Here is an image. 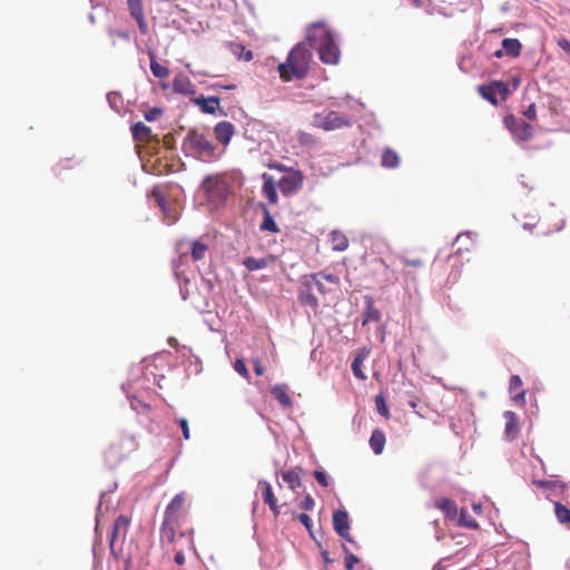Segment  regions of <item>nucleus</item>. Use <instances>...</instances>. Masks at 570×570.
I'll return each mask as SVG.
<instances>
[{"label":"nucleus","instance_id":"9b49d317","mask_svg":"<svg viewBox=\"0 0 570 570\" xmlns=\"http://www.w3.org/2000/svg\"><path fill=\"white\" fill-rule=\"evenodd\" d=\"M216 140L223 146H227L235 134V127L232 122L223 120L214 127Z\"/></svg>","mask_w":570,"mask_h":570},{"label":"nucleus","instance_id":"ea45409f","mask_svg":"<svg viewBox=\"0 0 570 570\" xmlns=\"http://www.w3.org/2000/svg\"><path fill=\"white\" fill-rule=\"evenodd\" d=\"M313 275H320V279L321 281L325 279V281H327L328 283H331V284H333L335 286H338V284H340V278L335 274L320 272V273H314Z\"/></svg>","mask_w":570,"mask_h":570},{"label":"nucleus","instance_id":"5fc2aeb1","mask_svg":"<svg viewBox=\"0 0 570 570\" xmlns=\"http://www.w3.org/2000/svg\"><path fill=\"white\" fill-rule=\"evenodd\" d=\"M558 46H559L562 50H564V51H567V52H569V53H570V41H569L567 38H560V39L558 40Z\"/></svg>","mask_w":570,"mask_h":570},{"label":"nucleus","instance_id":"e433bc0d","mask_svg":"<svg viewBox=\"0 0 570 570\" xmlns=\"http://www.w3.org/2000/svg\"><path fill=\"white\" fill-rule=\"evenodd\" d=\"M234 370L239 374L242 375L244 379L248 380L249 379V372L247 370V366L244 362V360L242 358H237L235 362H234Z\"/></svg>","mask_w":570,"mask_h":570},{"label":"nucleus","instance_id":"6e6d98bb","mask_svg":"<svg viewBox=\"0 0 570 570\" xmlns=\"http://www.w3.org/2000/svg\"><path fill=\"white\" fill-rule=\"evenodd\" d=\"M175 562L179 566H183L185 563V554L181 549L176 551Z\"/></svg>","mask_w":570,"mask_h":570},{"label":"nucleus","instance_id":"f704fd0d","mask_svg":"<svg viewBox=\"0 0 570 570\" xmlns=\"http://www.w3.org/2000/svg\"><path fill=\"white\" fill-rule=\"evenodd\" d=\"M130 525V519L126 515H119L115 522L114 528L117 532H121V537L125 538Z\"/></svg>","mask_w":570,"mask_h":570},{"label":"nucleus","instance_id":"f8f14e48","mask_svg":"<svg viewBox=\"0 0 570 570\" xmlns=\"http://www.w3.org/2000/svg\"><path fill=\"white\" fill-rule=\"evenodd\" d=\"M302 175L299 173H294L282 177L278 181V187L284 195H289L296 191L302 186Z\"/></svg>","mask_w":570,"mask_h":570},{"label":"nucleus","instance_id":"393cba45","mask_svg":"<svg viewBox=\"0 0 570 570\" xmlns=\"http://www.w3.org/2000/svg\"><path fill=\"white\" fill-rule=\"evenodd\" d=\"M131 132L134 139L138 141H149L151 138V129L141 121L132 125Z\"/></svg>","mask_w":570,"mask_h":570},{"label":"nucleus","instance_id":"69168bd1","mask_svg":"<svg viewBox=\"0 0 570 570\" xmlns=\"http://www.w3.org/2000/svg\"><path fill=\"white\" fill-rule=\"evenodd\" d=\"M416 4H421L422 1L421 0H413Z\"/></svg>","mask_w":570,"mask_h":570},{"label":"nucleus","instance_id":"72a5a7b5","mask_svg":"<svg viewBox=\"0 0 570 570\" xmlns=\"http://www.w3.org/2000/svg\"><path fill=\"white\" fill-rule=\"evenodd\" d=\"M381 320V313L372 303H368L366 306V309L364 312V318L363 324H366L368 322H380Z\"/></svg>","mask_w":570,"mask_h":570},{"label":"nucleus","instance_id":"2f4dec72","mask_svg":"<svg viewBox=\"0 0 570 570\" xmlns=\"http://www.w3.org/2000/svg\"><path fill=\"white\" fill-rule=\"evenodd\" d=\"M282 478L293 491L301 487V478L298 473L293 470L283 472Z\"/></svg>","mask_w":570,"mask_h":570},{"label":"nucleus","instance_id":"6ab92c4d","mask_svg":"<svg viewBox=\"0 0 570 570\" xmlns=\"http://www.w3.org/2000/svg\"><path fill=\"white\" fill-rule=\"evenodd\" d=\"M264 184H263V194L268 199L269 204L275 205L278 200L276 183L272 176L264 174L263 175Z\"/></svg>","mask_w":570,"mask_h":570},{"label":"nucleus","instance_id":"412c9836","mask_svg":"<svg viewBox=\"0 0 570 570\" xmlns=\"http://www.w3.org/2000/svg\"><path fill=\"white\" fill-rule=\"evenodd\" d=\"M272 394L284 407H291L293 405L292 397L288 394L287 385L275 384L272 387Z\"/></svg>","mask_w":570,"mask_h":570},{"label":"nucleus","instance_id":"ddd939ff","mask_svg":"<svg viewBox=\"0 0 570 570\" xmlns=\"http://www.w3.org/2000/svg\"><path fill=\"white\" fill-rule=\"evenodd\" d=\"M128 10L131 17L137 21L141 33L147 32V22L145 20L144 7L141 0H127Z\"/></svg>","mask_w":570,"mask_h":570},{"label":"nucleus","instance_id":"2eb2a0df","mask_svg":"<svg viewBox=\"0 0 570 570\" xmlns=\"http://www.w3.org/2000/svg\"><path fill=\"white\" fill-rule=\"evenodd\" d=\"M509 392L513 402L521 405L525 404V390L523 389V383L519 375H512L510 377Z\"/></svg>","mask_w":570,"mask_h":570},{"label":"nucleus","instance_id":"9d476101","mask_svg":"<svg viewBox=\"0 0 570 570\" xmlns=\"http://www.w3.org/2000/svg\"><path fill=\"white\" fill-rule=\"evenodd\" d=\"M333 528L336 531V533L344 538L345 540L353 542V540L350 537V519L348 514L344 510H336L333 513Z\"/></svg>","mask_w":570,"mask_h":570},{"label":"nucleus","instance_id":"20e7f679","mask_svg":"<svg viewBox=\"0 0 570 570\" xmlns=\"http://www.w3.org/2000/svg\"><path fill=\"white\" fill-rule=\"evenodd\" d=\"M312 52L307 41L297 43L288 53L285 62L278 65L279 77L284 81L303 79L309 70Z\"/></svg>","mask_w":570,"mask_h":570},{"label":"nucleus","instance_id":"09e8293b","mask_svg":"<svg viewBox=\"0 0 570 570\" xmlns=\"http://www.w3.org/2000/svg\"><path fill=\"white\" fill-rule=\"evenodd\" d=\"M119 537H121V532H117L116 529L112 527V531L109 537V547L112 553L115 552V542Z\"/></svg>","mask_w":570,"mask_h":570},{"label":"nucleus","instance_id":"6e6552de","mask_svg":"<svg viewBox=\"0 0 570 570\" xmlns=\"http://www.w3.org/2000/svg\"><path fill=\"white\" fill-rule=\"evenodd\" d=\"M478 91L485 100L491 102L493 106L499 105L497 95H500L502 100H505L510 95L508 85L500 80H494L489 85L479 86Z\"/></svg>","mask_w":570,"mask_h":570},{"label":"nucleus","instance_id":"7ed1b4c3","mask_svg":"<svg viewBox=\"0 0 570 570\" xmlns=\"http://www.w3.org/2000/svg\"><path fill=\"white\" fill-rule=\"evenodd\" d=\"M306 41L309 47H316L320 59L326 65H336L340 60V49L333 35L323 22H316L307 28Z\"/></svg>","mask_w":570,"mask_h":570},{"label":"nucleus","instance_id":"1a4fd4ad","mask_svg":"<svg viewBox=\"0 0 570 570\" xmlns=\"http://www.w3.org/2000/svg\"><path fill=\"white\" fill-rule=\"evenodd\" d=\"M298 301L303 306L311 307L313 311L318 308V299L313 293L312 281L307 276L299 286Z\"/></svg>","mask_w":570,"mask_h":570},{"label":"nucleus","instance_id":"4be33fe9","mask_svg":"<svg viewBox=\"0 0 570 570\" xmlns=\"http://www.w3.org/2000/svg\"><path fill=\"white\" fill-rule=\"evenodd\" d=\"M370 352L367 350H361L357 352V354L355 355L353 362H352V371H353V374L355 375V377H357L358 380H366V375L364 374V372L362 371V365L364 363V361L367 358Z\"/></svg>","mask_w":570,"mask_h":570},{"label":"nucleus","instance_id":"680f3d73","mask_svg":"<svg viewBox=\"0 0 570 570\" xmlns=\"http://www.w3.org/2000/svg\"><path fill=\"white\" fill-rule=\"evenodd\" d=\"M168 343H169V345H170V346H173V347H176V346L178 345V342H177V340H176L175 337H170V338L168 340Z\"/></svg>","mask_w":570,"mask_h":570},{"label":"nucleus","instance_id":"bf43d9fd","mask_svg":"<svg viewBox=\"0 0 570 570\" xmlns=\"http://www.w3.org/2000/svg\"><path fill=\"white\" fill-rule=\"evenodd\" d=\"M215 87L224 88V89H227V90L236 89V85L235 83H230V85L220 83V85H215Z\"/></svg>","mask_w":570,"mask_h":570},{"label":"nucleus","instance_id":"052dcab7","mask_svg":"<svg viewBox=\"0 0 570 570\" xmlns=\"http://www.w3.org/2000/svg\"><path fill=\"white\" fill-rule=\"evenodd\" d=\"M322 557H323L325 566L328 564L330 562H332V560L330 558V554H328V552L326 550L322 551Z\"/></svg>","mask_w":570,"mask_h":570},{"label":"nucleus","instance_id":"8fccbe9b","mask_svg":"<svg viewBox=\"0 0 570 570\" xmlns=\"http://www.w3.org/2000/svg\"><path fill=\"white\" fill-rule=\"evenodd\" d=\"M402 263L405 266H411V267H421V266H423V262L420 258H414V259L402 258Z\"/></svg>","mask_w":570,"mask_h":570},{"label":"nucleus","instance_id":"4c0bfd02","mask_svg":"<svg viewBox=\"0 0 570 570\" xmlns=\"http://www.w3.org/2000/svg\"><path fill=\"white\" fill-rule=\"evenodd\" d=\"M309 278V281H312V285L313 287L316 286L317 291L320 294L322 295H325L327 292H330L331 289L326 288L324 286V284L322 283V281L320 279V275H308L307 276Z\"/></svg>","mask_w":570,"mask_h":570},{"label":"nucleus","instance_id":"4468645a","mask_svg":"<svg viewBox=\"0 0 570 570\" xmlns=\"http://www.w3.org/2000/svg\"><path fill=\"white\" fill-rule=\"evenodd\" d=\"M258 487L263 490V500L273 512L274 519H277L281 511L277 499L273 492L272 485L267 481H259Z\"/></svg>","mask_w":570,"mask_h":570},{"label":"nucleus","instance_id":"dca6fc26","mask_svg":"<svg viewBox=\"0 0 570 570\" xmlns=\"http://www.w3.org/2000/svg\"><path fill=\"white\" fill-rule=\"evenodd\" d=\"M522 49L521 42L515 38H505L502 41V49L495 51L494 56L501 58L503 55L517 58L520 56Z\"/></svg>","mask_w":570,"mask_h":570},{"label":"nucleus","instance_id":"c756f323","mask_svg":"<svg viewBox=\"0 0 570 570\" xmlns=\"http://www.w3.org/2000/svg\"><path fill=\"white\" fill-rule=\"evenodd\" d=\"M259 228L263 232H271L274 234L279 232L277 224L275 223L274 218L271 215V212L266 207H264V217Z\"/></svg>","mask_w":570,"mask_h":570},{"label":"nucleus","instance_id":"39448f33","mask_svg":"<svg viewBox=\"0 0 570 570\" xmlns=\"http://www.w3.org/2000/svg\"><path fill=\"white\" fill-rule=\"evenodd\" d=\"M184 148L197 159L205 163L215 161L220 157V154L216 151V147L209 138L197 130L188 131L184 139Z\"/></svg>","mask_w":570,"mask_h":570},{"label":"nucleus","instance_id":"423d86ee","mask_svg":"<svg viewBox=\"0 0 570 570\" xmlns=\"http://www.w3.org/2000/svg\"><path fill=\"white\" fill-rule=\"evenodd\" d=\"M312 124L316 128L331 131L350 127L352 125V119L348 116H342L334 110H324L322 112H316L313 116Z\"/></svg>","mask_w":570,"mask_h":570},{"label":"nucleus","instance_id":"49530a36","mask_svg":"<svg viewBox=\"0 0 570 570\" xmlns=\"http://www.w3.org/2000/svg\"><path fill=\"white\" fill-rule=\"evenodd\" d=\"M465 513H466V512H465L464 510H462V511H461L460 523H461L462 525L468 527V528H471V529H475V528H478V523H476V521H475V520H473V519L465 520V519H464V514H465Z\"/></svg>","mask_w":570,"mask_h":570},{"label":"nucleus","instance_id":"c85d7f7f","mask_svg":"<svg viewBox=\"0 0 570 570\" xmlns=\"http://www.w3.org/2000/svg\"><path fill=\"white\" fill-rule=\"evenodd\" d=\"M554 515L557 520L561 523L570 528V509L563 505L560 502H556L553 505Z\"/></svg>","mask_w":570,"mask_h":570},{"label":"nucleus","instance_id":"cd10ccee","mask_svg":"<svg viewBox=\"0 0 570 570\" xmlns=\"http://www.w3.org/2000/svg\"><path fill=\"white\" fill-rule=\"evenodd\" d=\"M207 252H208V245L205 244L203 240L197 239L191 243L190 254H191V258L195 262L205 258Z\"/></svg>","mask_w":570,"mask_h":570},{"label":"nucleus","instance_id":"58836bf2","mask_svg":"<svg viewBox=\"0 0 570 570\" xmlns=\"http://www.w3.org/2000/svg\"><path fill=\"white\" fill-rule=\"evenodd\" d=\"M109 37H110V39H111V43H112V46H115V45H116L117 39H121V40H124L125 42H128V41H129V35H128V32H126V31L111 30V31L109 32Z\"/></svg>","mask_w":570,"mask_h":570},{"label":"nucleus","instance_id":"3c124183","mask_svg":"<svg viewBox=\"0 0 570 570\" xmlns=\"http://www.w3.org/2000/svg\"><path fill=\"white\" fill-rule=\"evenodd\" d=\"M161 114V110L158 108H151L145 114V118L148 121L155 120L159 115Z\"/></svg>","mask_w":570,"mask_h":570},{"label":"nucleus","instance_id":"603ef678","mask_svg":"<svg viewBox=\"0 0 570 570\" xmlns=\"http://www.w3.org/2000/svg\"><path fill=\"white\" fill-rule=\"evenodd\" d=\"M534 484L538 488H542V489L556 488V485H557L556 482H553V481H546V480L534 481Z\"/></svg>","mask_w":570,"mask_h":570},{"label":"nucleus","instance_id":"de8ad7c7","mask_svg":"<svg viewBox=\"0 0 570 570\" xmlns=\"http://www.w3.org/2000/svg\"><path fill=\"white\" fill-rule=\"evenodd\" d=\"M298 520L305 525V528L308 530L309 534L312 535V521L311 518L306 513H301L298 515Z\"/></svg>","mask_w":570,"mask_h":570},{"label":"nucleus","instance_id":"a878e982","mask_svg":"<svg viewBox=\"0 0 570 570\" xmlns=\"http://www.w3.org/2000/svg\"><path fill=\"white\" fill-rule=\"evenodd\" d=\"M382 166L385 168H396L400 165V157L392 148H385L382 154Z\"/></svg>","mask_w":570,"mask_h":570},{"label":"nucleus","instance_id":"0eeeda50","mask_svg":"<svg viewBox=\"0 0 570 570\" xmlns=\"http://www.w3.org/2000/svg\"><path fill=\"white\" fill-rule=\"evenodd\" d=\"M503 124L519 141H528L533 137V127L513 115L505 116Z\"/></svg>","mask_w":570,"mask_h":570},{"label":"nucleus","instance_id":"37998d69","mask_svg":"<svg viewBox=\"0 0 570 570\" xmlns=\"http://www.w3.org/2000/svg\"><path fill=\"white\" fill-rule=\"evenodd\" d=\"M316 481L324 488L328 487V479L324 471L316 470L314 472Z\"/></svg>","mask_w":570,"mask_h":570},{"label":"nucleus","instance_id":"a19ab883","mask_svg":"<svg viewBox=\"0 0 570 570\" xmlns=\"http://www.w3.org/2000/svg\"><path fill=\"white\" fill-rule=\"evenodd\" d=\"M176 422L178 423L179 428L181 429L184 439L189 440L190 434H189L188 421L184 417H180V419H177Z\"/></svg>","mask_w":570,"mask_h":570},{"label":"nucleus","instance_id":"bb28decb","mask_svg":"<svg viewBox=\"0 0 570 570\" xmlns=\"http://www.w3.org/2000/svg\"><path fill=\"white\" fill-rule=\"evenodd\" d=\"M370 445L375 454H381L385 446V435L381 430H374L370 438Z\"/></svg>","mask_w":570,"mask_h":570},{"label":"nucleus","instance_id":"5701e85b","mask_svg":"<svg viewBox=\"0 0 570 570\" xmlns=\"http://www.w3.org/2000/svg\"><path fill=\"white\" fill-rule=\"evenodd\" d=\"M196 105L205 114H215L219 106L218 97H199L195 100Z\"/></svg>","mask_w":570,"mask_h":570},{"label":"nucleus","instance_id":"79ce46f5","mask_svg":"<svg viewBox=\"0 0 570 570\" xmlns=\"http://www.w3.org/2000/svg\"><path fill=\"white\" fill-rule=\"evenodd\" d=\"M360 561V559L353 553L346 552L345 556V568L347 570H352L354 566Z\"/></svg>","mask_w":570,"mask_h":570},{"label":"nucleus","instance_id":"13d9d810","mask_svg":"<svg viewBox=\"0 0 570 570\" xmlns=\"http://www.w3.org/2000/svg\"><path fill=\"white\" fill-rule=\"evenodd\" d=\"M154 196L156 197L157 203L161 207V209L165 210V206H166L165 198L159 193H157L156 190H154Z\"/></svg>","mask_w":570,"mask_h":570},{"label":"nucleus","instance_id":"338daca9","mask_svg":"<svg viewBox=\"0 0 570 570\" xmlns=\"http://www.w3.org/2000/svg\"><path fill=\"white\" fill-rule=\"evenodd\" d=\"M323 570H327L326 568H324Z\"/></svg>","mask_w":570,"mask_h":570},{"label":"nucleus","instance_id":"b1692460","mask_svg":"<svg viewBox=\"0 0 570 570\" xmlns=\"http://www.w3.org/2000/svg\"><path fill=\"white\" fill-rule=\"evenodd\" d=\"M330 242L332 249L336 252H343L348 247V238L340 230H334L330 235Z\"/></svg>","mask_w":570,"mask_h":570},{"label":"nucleus","instance_id":"0e129e2a","mask_svg":"<svg viewBox=\"0 0 570 570\" xmlns=\"http://www.w3.org/2000/svg\"><path fill=\"white\" fill-rule=\"evenodd\" d=\"M562 228V224L557 225L556 230H560Z\"/></svg>","mask_w":570,"mask_h":570},{"label":"nucleus","instance_id":"a211bd4d","mask_svg":"<svg viewBox=\"0 0 570 570\" xmlns=\"http://www.w3.org/2000/svg\"><path fill=\"white\" fill-rule=\"evenodd\" d=\"M274 262H275V257L272 255L261 257V258H255V257L248 256V257L244 258L243 265L248 271L253 272V271L266 268L269 265H272Z\"/></svg>","mask_w":570,"mask_h":570},{"label":"nucleus","instance_id":"c03bdc74","mask_svg":"<svg viewBox=\"0 0 570 570\" xmlns=\"http://www.w3.org/2000/svg\"><path fill=\"white\" fill-rule=\"evenodd\" d=\"M314 505H315V501H314V499H313L309 494H307V495L304 498V500L301 502V504H299V507H301L303 510H305V511H311V510H313Z\"/></svg>","mask_w":570,"mask_h":570},{"label":"nucleus","instance_id":"e2e57ef3","mask_svg":"<svg viewBox=\"0 0 570 570\" xmlns=\"http://www.w3.org/2000/svg\"><path fill=\"white\" fill-rule=\"evenodd\" d=\"M409 405L412 407V409H415L417 406V403L415 400H412L409 402Z\"/></svg>","mask_w":570,"mask_h":570},{"label":"nucleus","instance_id":"864d4df0","mask_svg":"<svg viewBox=\"0 0 570 570\" xmlns=\"http://www.w3.org/2000/svg\"><path fill=\"white\" fill-rule=\"evenodd\" d=\"M253 364H254V372L256 375L261 376L264 374V367L262 366L261 362L258 358H254L253 360Z\"/></svg>","mask_w":570,"mask_h":570},{"label":"nucleus","instance_id":"4d7b16f0","mask_svg":"<svg viewBox=\"0 0 570 570\" xmlns=\"http://www.w3.org/2000/svg\"><path fill=\"white\" fill-rule=\"evenodd\" d=\"M240 50H242V57L246 60V61H250L253 59V52L250 50H245V47L243 46H237Z\"/></svg>","mask_w":570,"mask_h":570},{"label":"nucleus","instance_id":"f03ea898","mask_svg":"<svg viewBox=\"0 0 570 570\" xmlns=\"http://www.w3.org/2000/svg\"><path fill=\"white\" fill-rule=\"evenodd\" d=\"M237 174L233 171L217 173L206 176L202 181V189L206 203L212 210L224 207L230 195L234 194V185Z\"/></svg>","mask_w":570,"mask_h":570},{"label":"nucleus","instance_id":"c9c22d12","mask_svg":"<svg viewBox=\"0 0 570 570\" xmlns=\"http://www.w3.org/2000/svg\"><path fill=\"white\" fill-rule=\"evenodd\" d=\"M375 405H376L377 412L382 416H384L385 419L390 417V411H389V407L386 405L385 399H384V396L382 394L375 396Z\"/></svg>","mask_w":570,"mask_h":570},{"label":"nucleus","instance_id":"f257e3e1","mask_svg":"<svg viewBox=\"0 0 570 570\" xmlns=\"http://www.w3.org/2000/svg\"><path fill=\"white\" fill-rule=\"evenodd\" d=\"M186 515L185 493H178L174 497L165 510L164 521L160 528V540L163 543L173 546L179 540H186L188 546L193 544V531L183 530V520Z\"/></svg>","mask_w":570,"mask_h":570},{"label":"nucleus","instance_id":"a18cd8bd","mask_svg":"<svg viewBox=\"0 0 570 570\" xmlns=\"http://www.w3.org/2000/svg\"><path fill=\"white\" fill-rule=\"evenodd\" d=\"M523 116L529 120H534L537 118V106L532 102L524 111Z\"/></svg>","mask_w":570,"mask_h":570},{"label":"nucleus","instance_id":"7c9ffc66","mask_svg":"<svg viewBox=\"0 0 570 570\" xmlns=\"http://www.w3.org/2000/svg\"><path fill=\"white\" fill-rule=\"evenodd\" d=\"M150 70L153 75L157 78H167L169 75V70L167 67L158 63L156 61L155 55L150 53Z\"/></svg>","mask_w":570,"mask_h":570},{"label":"nucleus","instance_id":"f3484780","mask_svg":"<svg viewBox=\"0 0 570 570\" xmlns=\"http://www.w3.org/2000/svg\"><path fill=\"white\" fill-rule=\"evenodd\" d=\"M504 419H505V429H504L505 439L509 441H512L519 434L518 416L514 412L507 411V412H504Z\"/></svg>","mask_w":570,"mask_h":570},{"label":"nucleus","instance_id":"473e14b6","mask_svg":"<svg viewBox=\"0 0 570 570\" xmlns=\"http://www.w3.org/2000/svg\"><path fill=\"white\" fill-rule=\"evenodd\" d=\"M190 87L191 83L186 77H177L174 79L173 88L176 92L189 94L191 92V90L189 89Z\"/></svg>","mask_w":570,"mask_h":570},{"label":"nucleus","instance_id":"aec40b11","mask_svg":"<svg viewBox=\"0 0 570 570\" xmlns=\"http://www.w3.org/2000/svg\"><path fill=\"white\" fill-rule=\"evenodd\" d=\"M434 505L449 519H454L458 514L456 503L451 499L440 498L435 500Z\"/></svg>","mask_w":570,"mask_h":570}]
</instances>
